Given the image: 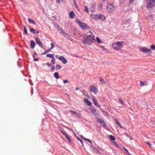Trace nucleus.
<instances>
[{
    "mask_svg": "<svg viewBox=\"0 0 155 155\" xmlns=\"http://www.w3.org/2000/svg\"><path fill=\"white\" fill-rule=\"evenodd\" d=\"M89 31L91 34L84 35V38L82 40V43L85 45H91V44L95 41L94 36L90 30Z\"/></svg>",
    "mask_w": 155,
    "mask_h": 155,
    "instance_id": "1",
    "label": "nucleus"
},
{
    "mask_svg": "<svg viewBox=\"0 0 155 155\" xmlns=\"http://www.w3.org/2000/svg\"><path fill=\"white\" fill-rule=\"evenodd\" d=\"M123 41H117L116 43H113L112 46L113 48L116 51L120 50L123 47Z\"/></svg>",
    "mask_w": 155,
    "mask_h": 155,
    "instance_id": "2",
    "label": "nucleus"
},
{
    "mask_svg": "<svg viewBox=\"0 0 155 155\" xmlns=\"http://www.w3.org/2000/svg\"><path fill=\"white\" fill-rule=\"evenodd\" d=\"M76 22L83 29L84 28L87 29L88 28V26L86 24L81 22L79 20H77Z\"/></svg>",
    "mask_w": 155,
    "mask_h": 155,
    "instance_id": "3",
    "label": "nucleus"
},
{
    "mask_svg": "<svg viewBox=\"0 0 155 155\" xmlns=\"http://www.w3.org/2000/svg\"><path fill=\"white\" fill-rule=\"evenodd\" d=\"M140 50L143 53H147L148 52V54H151L152 53L150 49L144 47L140 48Z\"/></svg>",
    "mask_w": 155,
    "mask_h": 155,
    "instance_id": "4",
    "label": "nucleus"
},
{
    "mask_svg": "<svg viewBox=\"0 0 155 155\" xmlns=\"http://www.w3.org/2000/svg\"><path fill=\"white\" fill-rule=\"evenodd\" d=\"M147 3V8L149 10L152 9L154 7V4H152L151 3V1L147 0L146 1Z\"/></svg>",
    "mask_w": 155,
    "mask_h": 155,
    "instance_id": "5",
    "label": "nucleus"
},
{
    "mask_svg": "<svg viewBox=\"0 0 155 155\" xmlns=\"http://www.w3.org/2000/svg\"><path fill=\"white\" fill-rule=\"evenodd\" d=\"M90 91L93 92L95 94H96L98 92V89L93 85L91 86L90 87Z\"/></svg>",
    "mask_w": 155,
    "mask_h": 155,
    "instance_id": "6",
    "label": "nucleus"
},
{
    "mask_svg": "<svg viewBox=\"0 0 155 155\" xmlns=\"http://www.w3.org/2000/svg\"><path fill=\"white\" fill-rule=\"evenodd\" d=\"M60 33L63 34L64 36L70 41H72V39L67 33H65L62 30H60Z\"/></svg>",
    "mask_w": 155,
    "mask_h": 155,
    "instance_id": "7",
    "label": "nucleus"
},
{
    "mask_svg": "<svg viewBox=\"0 0 155 155\" xmlns=\"http://www.w3.org/2000/svg\"><path fill=\"white\" fill-rule=\"evenodd\" d=\"M114 9L113 5L112 4H109L107 6V9L109 13H111Z\"/></svg>",
    "mask_w": 155,
    "mask_h": 155,
    "instance_id": "8",
    "label": "nucleus"
},
{
    "mask_svg": "<svg viewBox=\"0 0 155 155\" xmlns=\"http://www.w3.org/2000/svg\"><path fill=\"white\" fill-rule=\"evenodd\" d=\"M58 58V59L60 60L64 64H65L67 63V61L66 59H65L63 56H61Z\"/></svg>",
    "mask_w": 155,
    "mask_h": 155,
    "instance_id": "9",
    "label": "nucleus"
},
{
    "mask_svg": "<svg viewBox=\"0 0 155 155\" xmlns=\"http://www.w3.org/2000/svg\"><path fill=\"white\" fill-rule=\"evenodd\" d=\"M90 110L91 111V113L95 116L98 115V113L97 112L95 109L93 107H91L90 108Z\"/></svg>",
    "mask_w": 155,
    "mask_h": 155,
    "instance_id": "10",
    "label": "nucleus"
},
{
    "mask_svg": "<svg viewBox=\"0 0 155 155\" xmlns=\"http://www.w3.org/2000/svg\"><path fill=\"white\" fill-rule=\"evenodd\" d=\"M35 40L36 41V42L37 43L39 46L41 48H43V45L42 43L41 42L40 39L38 38L37 37H36L35 38Z\"/></svg>",
    "mask_w": 155,
    "mask_h": 155,
    "instance_id": "11",
    "label": "nucleus"
},
{
    "mask_svg": "<svg viewBox=\"0 0 155 155\" xmlns=\"http://www.w3.org/2000/svg\"><path fill=\"white\" fill-rule=\"evenodd\" d=\"M91 97L94 104L95 106H97L98 107L100 108V106L99 104L98 103L97 101L94 97L93 96H92Z\"/></svg>",
    "mask_w": 155,
    "mask_h": 155,
    "instance_id": "12",
    "label": "nucleus"
},
{
    "mask_svg": "<svg viewBox=\"0 0 155 155\" xmlns=\"http://www.w3.org/2000/svg\"><path fill=\"white\" fill-rule=\"evenodd\" d=\"M100 14H91V17L95 19V20H97L99 19V16Z\"/></svg>",
    "mask_w": 155,
    "mask_h": 155,
    "instance_id": "13",
    "label": "nucleus"
},
{
    "mask_svg": "<svg viewBox=\"0 0 155 155\" xmlns=\"http://www.w3.org/2000/svg\"><path fill=\"white\" fill-rule=\"evenodd\" d=\"M147 104L144 101H142L140 102V107L143 108L147 106Z\"/></svg>",
    "mask_w": 155,
    "mask_h": 155,
    "instance_id": "14",
    "label": "nucleus"
},
{
    "mask_svg": "<svg viewBox=\"0 0 155 155\" xmlns=\"http://www.w3.org/2000/svg\"><path fill=\"white\" fill-rule=\"evenodd\" d=\"M97 121L100 124H101L104 127L106 126V124L104 123V121L102 119H98L97 120Z\"/></svg>",
    "mask_w": 155,
    "mask_h": 155,
    "instance_id": "15",
    "label": "nucleus"
},
{
    "mask_svg": "<svg viewBox=\"0 0 155 155\" xmlns=\"http://www.w3.org/2000/svg\"><path fill=\"white\" fill-rule=\"evenodd\" d=\"M61 132L65 136L66 139H67L68 140V141H69L70 140V138L66 134V132L64 131L61 130Z\"/></svg>",
    "mask_w": 155,
    "mask_h": 155,
    "instance_id": "16",
    "label": "nucleus"
},
{
    "mask_svg": "<svg viewBox=\"0 0 155 155\" xmlns=\"http://www.w3.org/2000/svg\"><path fill=\"white\" fill-rule=\"evenodd\" d=\"M84 102L87 103L88 106H91L92 105L91 102L89 101L87 99H84Z\"/></svg>",
    "mask_w": 155,
    "mask_h": 155,
    "instance_id": "17",
    "label": "nucleus"
},
{
    "mask_svg": "<svg viewBox=\"0 0 155 155\" xmlns=\"http://www.w3.org/2000/svg\"><path fill=\"white\" fill-rule=\"evenodd\" d=\"M69 17L71 18H73L75 16L74 13L73 11H71L69 14Z\"/></svg>",
    "mask_w": 155,
    "mask_h": 155,
    "instance_id": "18",
    "label": "nucleus"
},
{
    "mask_svg": "<svg viewBox=\"0 0 155 155\" xmlns=\"http://www.w3.org/2000/svg\"><path fill=\"white\" fill-rule=\"evenodd\" d=\"M35 43L33 40L30 41V47L31 48L33 49L35 47Z\"/></svg>",
    "mask_w": 155,
    "mask_h": 155,
    "instance_id": "19",
    "label": "nucleus"
},
{
    "mask_svg": "<svg viewBox=\"0 0 155 155\" xmlns=\"http://www.w3.org/2000/svg\"><path fill=\"white\" fill-rule=\"evenodd\" d=\"M95 4H93V5H91V7L90 9V11L91 12H94L95 9Z\"/></svg>",
    "mask_w": 155,
    "mask_h": 155,
    "instance_id": "20",
    "label": "nucleus"
},
{
    "mask_svg": "<svg viewBox=\"0 0 155 155\" xmlns=\"http://www.w3.org/2000/svg\"><path fill=\"white\" fill-rule=\"evenodd\" d=\"M140 84L141 86H144V85H147V83L146 81H140Z\"/></svg>",
    "mask_w": 155,
    "mask_h": 155,
    "instance_id": "21",
    "label": "nucleus"
},
{
    "mask_svg": "<svg viewBox=\"0 0 155 155\" xmlns=\"http://www.w3.org/2000/svg\"><path fill=\"white\" fill-rule=\"evenodd\" d=\"M99 16H100V17H99V19H100L103 21H104L105 20V17L104 15L100 14Z\"/></svg>",
    "mask_w": 155,
    "mask_h": 155,
    "instance_id": "22",
    "label": "nucleus"
},
{
    "mask_svg": "<svg viewBox=\"0 0 155 155\" xmlns=\"http://www.w3.org/2000/svg\"><path fill=\"white\" fill-rule=\"evenodd\" d=\"M30 32L34 34L38 33L39 32L37 30H30Z\"/></svg>",
    "mask_w": 155,
    "mask_h": 155,
    "instance_id": "23",
    "label": "nucleus"
},
{
    "mask_svg": "<svg viewBox=\"0 0 155 155\" xmlns=\"http://www.w3.org/2000/svg\"><path fill=\"white\" fill-rule=\"evenodd\" d=\"M96 41L99 43H102V42H101V40H100V38L98 37H97L96 38V39H95V41Z\"/></svg>",
    "mask_w": 155,
    "mask_h": 155,
    "instance_id": "24",
    "label": "nucleus"
},
{
    "mask_svg": "<svg viewBox=\"0 0 155 155\" xmlns=\"http://www.w3.org/2000/svg\"><path fill=\"white\" fill-rule=\"evenodd\" d=\"M116 123L117 125H118L120 128H123V127L121 126V124L119 123L117 120L115 119Z\"/></svg>",
    "mask_w": 155,
    "mask_h": 155,
    "instance_id": "25",
    "label": "nucleus"
},
{
    "mask_svg": "<svg viewBox=\"0 0 155 155\" xmlns=\"http://www.w3.org/2000/svg\"><path fill=\"white\" fill-rule=\"evenodd\" d=\"M28 22L30 23H31V24H35V21L33 20H32V19H30V18H28Z\"/></svg>",
    "mask_w": 155,
    "mask_h": 155,
    "instance_id": "26",
    "label": "nucleus"
},
{
    "mask_svg": "<svg viewBox=\"0 0 155 155\" xmlns=\"http://www.w3.org/2000/svg\"><path fill=\"white\" fill-rule=\"evenodd\" d=\"M54 77L56 79H58L59 78L58 73V72H55L54 74Z\"/></svg>",
    "mask_w": 155,
    "mask_h": 155,
    "instance_id": "27",
    "label": "nucleus"
},
{
    "mask_svg": "<svg viewBox=\"0 0 155 155\" xmlns=\"http://www.w3.org/2000/svg\"><path fill=\"white\" fill-rule=\"evenodd\" d=\"M109 137L111 140L112 141H114L115 140V137L112 135H110L109 136Z\"/></svg>",
    "mask_w": 155,
    "mask_h": 155,
    "instance_id": "28",
    "label": "nucleus"
},
{
    "mask_svg": "<svg viewBox=\"0 0 155 155\" xmlns=\"http://www.w3.org/2000/svg\"><path fill=\"white\" fill-rule=\"evenodd\" d=\"M101 83L102 84H106V82L102 78H100L99 79Z\"/></svg>",
    "mask_w": 155,
    "mask_h": 155,
    "instance_id": "29",
    "label": "nucleus"
},
{
    "mask_svg": "<svg viewBox=\"0 0 155 155\" xmlns=\"http://www.w3.org/2000/svg\"><path fill=\"white\" fill-rule=\"evenodd\" d=\"M82 93H83V94L84 96H85L87 97H88V95H87V92L84 91V90H83V91H82Z\"/></svg>",
    "mask_w": 155,
    "mask_h": 155,
    "instance_id": "30",
    "label": "nucleus"
},
{
    "mask_svg": "<svg viewBox=\"0 0 155 155\" xmlns=\"http://www.w3.org/2000/svg\"><path fill=\"white\" fill-rule=\"evenodd\" d=\"M46 56L47 57H49V58H52L54 56V54H48L46 55Z\"/></svg>",
    "mask_w": 155,
    "mask_h": 155,
    "instance_id": "31",
    "label": "nucleus"
},
{
    "mask_svg": "<svg viewBox=\"0 0 155 155\" xmlns=\"http://www.w3.org/2000/svg\"><path fill=\"white\" fill-rule=\"evenodd\" d=\"M114 145L116 147L118 148H120V147L118 145V144L115 142H113V143Z\"/></svg>",
    "mask_w": 155,
    "mask_h": 155,
    "instance_id": "32",
    "label": "nucleus"
},
{
    "mask_svg": "<svg viewBox=\"0 0 155 155\" xmlns=\"http://www.w3.org/2000/svg\"><path fill=\"white\" fill-rule=\"evenodd\" d=\"M84 11L87 13L89 12V10L87 6H85L84 7Z\"/></svg>",
    "mask_w": 155,
    "mask_h": 155,
    "instance_id": "33",
    "label": "nucleus"
},
{
    "mask_svg": "<svg viewBox=\"0 0 155 155\" xmlns=\"http://www.w3.org/2000/svg\"><path fill=\"white\" fill-rule=\"evenodd\" d=\"M51 62L52 64H55V58H54V57H53V58H52V60H51Z\"/></svg>",
    "mask_w": 155,
    "mask_h": 155,
    "instance_id": "34",
    "label": "nucleus"
},
{
    "mask_svg": "<svg viewBox=\"0 0 155 155\" xmlns=\"http://www.w3.org/2000/svg\"><path fill=\"white\" fill-rule=\"evenodd\" d=\"M56 68L57 69H60L61 68V65L59 64H57L56 65Z\"/></svg>",
    "mask_w": 155,
    "mask_h": 155,
    "instance_id": "35",
    "label": "nucleus"
},
{
    "mask_svg": "<svg viewBox=\"0 0 155 155\" xmlns=\"http://www.w3.org/2000/svg\"><path fill=\"white\" fill-rule=\"evenodd\" d=\"M102 8V5L101 4H100L97 7V9L98 10H100Z\"/></svg>",
    "mask_w": 155,
    "mask_h": 155,
    "instance_id": "36",
    "label": "nucleus"
},
{
    "mask_svg": "<svg viewBox=\"0 0 155 155\" xmlns=\"http://www.w3.org/2000/svg\"><path fill=\"white\" fill-rule=\"evenodd\" d=\"M146 18L147 19V20H149V19L152 20L153 19V17L152 15H150L149 16V18H148L147 17H146Z\"/></svg>",
    "mask_w": 155,
    "mask_h": 155,
    "instance_id": "37",
    "label": "nucleus"
},
{
    "mask_svg": "<svg viewBox=\"0 0 155 155\" xmlns=\"http://www.w3.org/2000/svg\"><path fill=\"white\" fill-rule=\"evenodd\" d=\"M150 48L153 50H155V45H151L150 46Z\"/></svg>",
    "mask_w": 155,
    "mask_h": 155,
    "instance_id": "38",
    "label": "nucleus"
},
{
    "mask_svg": "<svg viewBox=\"0 0 155 155\" xmlns=\"http://www.w3.org/2000/svg\"><path fill=\"white\" fill-rule=\"evenodd\" d=\"M69 82V81L67 79L64 80L63 81V83L64 84L68 83Z\"/></svg>",
    "mask_w": 155,
    "mask_h": 155,
    "instance_id": "39",
    "label": "nucleus"
},
{
    "mask_svg": "<svg viewBox=\"0 0 155 155\" xmlns=\"http://www.w3.org/2000/svg\"><path fill=\"white\" fill-rule=\"evenodd\" d=\"M77 137V140H78L79 141L81 142V143L83 145V144L82 141L78 137Z\"/></svg>",
    "mask_w": 155,
    "mask_h": 155,
    "instance_id": "40",
    "label": "nucleus"
},
{
    "mask_svg": "<svg viewBox=\"0 0 155 155\" xmlns=\"http://www.w3.org/2000/svg\"><path fill=\"white\" fill-rule=\"evenodd\" d=\"M119 101L120 103L122 104H124V103L123 102V101L120 98H119Z\"/></svg>",
    "mask_w": 155,
    "mask_h": 155,
    "instance_id": "41",
    "label": "nucleus"
},
{
    "mask_svg": "<svg viewBox=\"0 0 155 155\" xmlns=\"http://www.w3.org/2000/svg\"><path fill=\"white\" fill-rule=\"evenodd\" d=\"M84 140H86V141H88V142H89L91 143H92L91 141L90 140H89L88 139H87L85 138V139H84Z\"/></svg>",
    "mask_w": 155,
    "mask_h": 155,
    "instance_id": "42",
    "label": "nucleus"
},
{
    "mask_svg": "<svg viewBox=\"0 0 155 155\" xmlns=\"http://www.w3.org/2000/svg\"><path fill=\"white\" fill-rule=\"evenodd\" d=\"M51 49H52L54 47V44L53 43H51Z\"/></svg>",
    "mask_w": 155,
    "mask_h": 155,
    "instance_id": "43",
    "label": "nucleus"
},
{
    "mask_svg": "<svg viewBox=\"0 0 155 155\" xmlns=\"http://www.w3.org/2000/svg\"><path fill=\"white\" fill-rule=\"evenodd\" d=\"M123 149L125 150V151L127 152V153L129 155H131L130 153H129L127 149L126 148L123 147Z\"/></svg>",
    "mask_w": 155,
    "mask_h": 155,
    "instance_id": "44",
    "label": "nucleus"
},
{
    "mask_svg": "<svg viewBox=\"0 0 155 155\" xmlns=\"http://www.w3.org/2000/svg\"><path fill=\"white\" fill-rule=\"evenodd\" d=\"M70 112H71V113H72L73 114H76V113L74 111H73L72 110H71L70 111Z\"/></svg>",
    "mask_w": 155,
    "mask_h": 155,
    "instance_id": "45",
    "label": "nucleus"
},
{
    "mask_svg": "<svg viewBox=\"0 0 155 155\" xmlns=\"http://www.w3.org/2000/svg\"><path fill=\"white\" fill-rule=\"evenodd\" d=\"M54 70V67L53 66L51 68V71L52 72H53Z\"/></svg>",
    "mask_w": 155,
    "mask_h": 155,
    "instance_id": "46",
    "label": "nucleus"
},
{
    "mask_svg": "<svg viewBox=\"0 0 155 155\" xmlns=\"http://www.w3.org/2000/svg\"><path fill=\"white\" fill-rule=\"evenodd\" d=\"M34 58V61H37L39 60L38 58H35V57H34V58Z\"/></svg>",
    "mask_w": 155,
    "mask_h": 155,
    "instance_id": "47",
    "label": "nucleus"
},
{
    "mask_svg": "<svg viewBox=\"0 0 155 155\" xmlns=\"http://www.w3.org/2000/svg\"><path fill=\"white\" fill-rule=\"evenodd\" d=\"M146 143L150 147H151V144L150 143H149L148 142H146Z\"/></svg>",
    "mask_w": 155,
    "mask_h": 155,
    "instance_id": "48",
    "label": "nucleus"
},
{
    "mask_svg": "<svg viewBox=\"0 0 155 155\" xmlns=\"http://www.w3.org/2000/svg\"><path fill=\"white\" fill-rule=\"evenodd\" d=\"M24 34L26 35L28 34L27 30H24Z\"/></svg>",
    "mask_w": 155,
    "mask_h": 155,
    "instance_id": "49",
    "label": "nucleus"
},
{
    "mask_svg": "<svg viewBox=\"0 0 155 155\" xmlns=\"http://www.w3.org/2000/svg\"><path fill=\"white\" fill-rule=\"evenodd\" d=\"M46 64L48 65V67H50L51 65V64L49 63H47Z\"/></svg>",
    "mask_w": 155,
    "mask_h": 155,
    "instance_id": "50",
    "label": "nucleus"
},
{
    "mask_svg": "<svg viewBox=\"0 0 155 155\" xmlns=\"http://www.w3.org/2000/svg\"><path fill=\"white\" fill-rule=\"evenodd\" d=\"M54 25L55 26L56 28L57 27V28H58V29H59V26L58 25H57V24H54Z\"/></svg>",
    "mask_w": 155,
    "mask_h": 155,
    "instance_id": "51",
    "label": "nucleus"
},
{
    "mask_svg": "<svg viewBox=\"0 0 155 155\" xmlns=\"http://www.w3.org/2000/svg\"><path fill=\"white\" fill-rule=\"evenodd\" d=\"M134 0H130V4H132L133 3V1H134Z\"/></svg>",
    "mask_w": 155,
    "mask_h": 155,
    "instance_id": "52",
    "label": "nucleus"
},
{
    "mask_svg": "<svg viewBox=\"0 0 155 155\" xmlns=\"http://www.w3.org/2000/svg\"><path fill=\"white\" fill-rule=\"evenodd\" d=\"M36 54H37V53H36V52H35V53L34 54H33V58H34V57H35V56L36 55Z\"/></svg>",
    "mask_w": 155,
    "mask_h": 155,
    "instance_id": "53",
    "label": "nucleus"
},
{
    "mask_svg": "<svg viewBox=\"0 0 155 155\" xmlns=\"http://www.w3.org/2000/svg\"><path fill=\"white\" fill-rule=\"evenodd\" d=\"M81 137L83 139V140H84V139H85L86 138H84L83 136L81 135Z\"/></svg>",
    "mask_w": 155,
    "mask_h": 155,
    "instance_id": "54",
    "label": "nucleus"
},
{
    "mask_svg": "<svg viewBox=\"0 0 155 155\" xmlns=\"http://www.w3.org/2000/svg\"><path fill=\"white\" fill-rule=\"evenodd\" d=\"M51 49H51V48H49V49H48V50L47 51V52H49L51 51Z\"/></svg>",
    "mask_w": 155,
    "mask_h": 155,
    "instance_id": "55",
    "label": "nucleus"
},
{
    "mask_svg": "<svg viewBox=\"0 0 155 155\" xmlns=\"http://www.w3.org/2000/svg\"><path fill=\"white\" fill-rule=\"evenodd\" d=\"M74 4L76 6V7H77V4H76L75 1H74Z\"/></svg>",
    "mask_w": 155,
    "mask_h": 155,
    "instance_id": "56",
    "label": "nucleus"
},
{
    "mask_svg": "<svg viewBox=\"0 0 155 155\" xmlns=\"http://www.w3.org/2000/svg\"><path fill=\"white\" fill-rule=\"evenodd\" d=\"M56 2L58 3H60V0H56Z\"/></svg>",
    "mask_w": 155,
    "mask_h": 155,
    "instance_id": "57",
    "label": "nucleus"
},
{
    "mask_svg": "<svg viewBox=\"0 0 155 155\" xmlns=\"http://www.w3.org/2000/svg\"><path fill=\"white\" fill-rule=\"evenodd\" d=\"M124 134H125L127 136L129 137L128 135L126 133H125Z\"/></svg>",
    "mask_w": 155,
    "mask_h": 155,
    "instance_id": "58",
    "label": "nucleus"
},
{
    "mask_svg": "<svg viewBox=\"0 0 155 155\" xmlns=\"http://www.w3.org/2000/svg\"><path fill=\"white\" fill-rule=\"evenodd\" d=\"M48 53V52H47V51H46L44 52L43 53V54H46V53Z\"/></svg>",
    "mask_w": 155,
    "mask_h": 155,
    "instance_id": "59",
    "label": "nucleus"
},
{
    "mask_svg": "<svg viewBox=\"0 0 155 155\" xmlns=\"http://www.w3.org/2000/svg\"><path fill=\"white\" fill-rule=\"evenodd\" d=\"M78 89L79 88H78V87H77L76 88V90L77 91V90H78Z\"/></svg>",
    "mask_w": 155,
    "mask_h": 155,
    "instance_id": "60",
    "label": "nucleus"
},
{
    "mask_svg": "<svg viewBox=\"0 0 155 155\" xmlns=\"http://www.w3.org/2000/svg\"><path fill=\"white\" fill-rule=\"evenodd\" d=\"M58 55H57L56 56V58H58Z\"/></svg>",
    "mask_w": 155,
    "mask_h": 155,
    "instance_id": "61",
    "label": "nucleus"
},
{
    "mask_svg": "<svg viewBox=\"0 0 155 155\" xmlns=\"http://www.w3.org/2000/svg\"><path fill=\"white\" fill-rule=\"evenodd\" d=\"M26 29V28H25V27H24V29Z\"/></svg>",
    "mask_w": 155,
    "mask_h": 155,
    "instance_id": "62",
    "label": "nucleus"
},
{
    "mask_svg": "<svg viewBox=\"0 0 155 155\" xmlns=\"http://www.w3.org/2000/svg\"><path fill=\"white\" fill-rule=\"evenodd\" d=\"M154 28H155V25H154V27H153Z\"/></svg>",
    "mask_w": 155,
    "mask_h": 155,
    "instance_id": "63",
    "label": "nucleus"
},
{
    "mask_svg": "<svg viewBox=\"0 0 155 155\" xmlns=\"http://www.w3.org/2000/svg\"><path fill=\"white\" fill-rule=\"evenodd\" d=\"M71 130L72 131H73V130L72 129H71Z\"/></svg>",
    "mask_w": 155,
    "mask_h": 155,
    "instance_id": "64",
    "label": "nucleus"
}]
</instances>
